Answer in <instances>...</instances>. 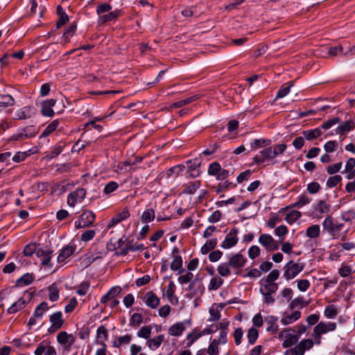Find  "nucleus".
Here are the masks:
<instances>
[{
  "label": "nucleus",
  "instance_id": "f257e3e1",
  "mask_svg": "<svg viewBox=\"0 0 355 355\" xmlns=\"http://www.w3.org/2000/svg\"><path fill=\"white\" fill-rule=\"evenodd\" d=\"M304 268V264L303 263H297L291 260L283 268V276L287 281H289L296 277Z\"/></svg>",
  "mask_w": 355,
  "mask_h": 355
},
{
  "label": "nucleus",
  "instance_id": "f03ea898",
  "mask_svg": "<svg viewBox=\"0 0 355 355\" xmlns=\"http://www.w3.org/2000/svg\"><path fill=\"white\" fill-rule=\"evenodd\" d=\"M96 216L92 211L85 210L79 216L78 220L75 222L76 229H80L89 227L93 224L95 220Z\"/></svg>",
  "mask_w": 355,
  "mask_h": 355
},
{
  "label": "nucleus",
  "instance_id": "7ed1b4c3",
  "mask_svg": "<svg viewBox=\"0 0 355 355\" xmlns=\"http://www.w3.org/2000/svg\"><path fill=\"white\" fill-rule=\"evenodd\" d=\"M259 243L268 252L277 250L280 243L278 241H275L273 237L268 234H261L259 237Z\"/></svg>",
  "mask_w": 355,
  "mask_h": 355
},
{
  "label": "nucleus",
  "instance_id": "20e7f679",
  "mask_svg": "<svg viewBox=\"0 0 355 355\" xmlns=\"http://www.w3.org/2000/svg\"><path fill=\"white\" fill-rule=\"evenodd\" d=\"M228 265L234 270V273L238 275L240 270L245 266L247 259L244 256L238 252L229 257Z\"/></svg>",
  "mask_w": 355,
  "mask_h": 355
},
{
  "label": "nucleus",
  "instance_id": "39448f33",
  "mask_svg": "<svg viewBox=\"0 0 355 355\" xmlns=\"http://www.w3.org/2000/svg\"><path fill=\"white\" fill-rule=\"evenodd\" d=\"M322 226L331 236H336L341 231L343 224L338 223L334 220L331 216H329L323 221Z\"/></svg>",
  "mask_w": 355,
  "mask_h": 355
},
{
  "label": "nucleus",
  "instance_id": "423d86ee",
  "mask_svg": "<svg viewBox=\"0 0 355 355\" xmlns=\"http://www.w3.org/2000/svg\"><path fill=\"white\" fill-rule=\"evenodd\" d=\"M291 329H286L281 331L278 334V338L279 340L285 338L282 343L284 348H288L293 345L296 344L299 340V336L297 335L291 334L289 331Z\"/></svg>",
  "mask_w": 355,
  "mask_h": 355
},
{
  "label": "nucleus",
  "instance_id": "0eeeda50",
  "mask_svg": "<svg viewBox=\"0 0 355 355\" xmlns=\"http://www.w3.org/2000/svg\"><path fill=\"white\" fill-rule=\"evenodd\" d=\"M49 321L51 323V327L48 329L49 334H53L62 328L64 323L62 318V313L56 311L49 316Z\"/></svg>",
  "mask_w": 355,
  "mask_h": 355
},
{
  "label": "nucleus",
  "instance_id": "6e6552de",
  "mask_svg": "<svg viewBox=\"0 0 355 355\" xmlns=\"http://www.w3.org/2000/svg\"><path fill=\"white\" fill-rule=\"evenodd\" d=\"M238 234L239 230L237 228L234 227L231 229L226 235L225 240L222 242L220 247L223 249H230L235 246L239 241Z\"/></svg>",
  "mask_w": 355,
  "mask_h": 355
},
{
  "label": "nucleus",
  "instance_id": "1a4fd4ad",
  "mask_svg": "<svg viewBox=\"0 0 355 355\" xmlns=\"http://www.w3.org/2000/svg\"><path fill=\"white\" fill-rule=\"evenodd\" d=\"M85 196L86 190L83 188H78L68 195L67 205L73 207L77 203L80 202Z\"/></svg>",
  "mask_w": 355,
  "mask_h": 355
},
{
  "label": "nucleus",
  "instance_id": "9d476101",
  "mask_svg": "<svg viewBox=\"0 0 355 355\" xmlns=\"http://www.w3.org/2000/svg\"><path fill=\"white\" fill-rule=\"evenodd\" d=\"M77 21H73L70 26L67 28L60 38V43L62 45H66L70 42L71 38L75 35L77 30Z\"/></svg>",
  "mask_w": 355,
  "mask_h": 355
},
{
  "label": "nucleus",
  "instance_id": "9b49d317",
  "mask_svg": "<svg viewBox=\"0 0 355 355\" xmlns=\"http://www.w3.org/2000/svg\"><path fill=\"white\" fill-rule=\"evenodd\" d=\"M272 154V147L268 146L261 150L259 154L254 157V162L257 164H263L266 160L273 159Z\"/></svg>",
  "mask_w": 355,
  "mask_h": 355
},
{
  "label": "nucleus",
  "instance_id": "f8f14e48",
  "mask_svg": "<svg viewBox=\"0 0 355 355\" xmlns=\"http://www.w3.org/2000/svg\"><path fill=\"white\" fill-rule=\"evenodd\" d=\"M142 300L145 302L147 306L151 309H156L159 304L160 300L157 295L153 291H148L142 297Z\"/></svg>",
  "mask_w": 355,
  "mask_h": 355
},
{
  "label": "nucleus",
  "instance_id": "ddd939ff",
  "mask_svg": "<svg viewBox=\"0 0 355 355\" xmlns=\"http://www.w3.org/2000/svg\"><path fill=\"white\" fill-rule=\"evenodd\" d=\"M313 346V342L311 339H303L295 347V352L297 355H304L305 351L311 349Z\"/></svg>",
  "mask_w": 355,
  "mask_h": 355
},
{
  "label": "nucleus",
  "instance_id": "4468645a",
  "mask_svg": "<svg viewBox=\"0 0 355 355\" xmlns=\"http://www.w3.org/2000/svg\"><path fill=\"white\" fill-rule=\"evenodd\" d=\"M56 15L58 17V19L56 21V29H59L60 27L66 24L69 19L68 15L61 5H58L56 8Z\"/></svg>",
  "mask_w": 355,
  "mask_h": 355
},
{
  "label": "nucleus",
  "instance_id": "2eb2a0df",
  "mask_svg": "<svg viewBox=\"0 0 355 355\" xmlns=\"http://www.w3.org/2000/svg\"><path fill=\"white\" fill-rule=\"evenodd\" d=\"M178 252L177 248L173 250V259L171 263L170 268L173 271H178L179 273H182L184 270L182 268V259L181 256L175 254H177Z\"/></svg>",
  "mask_w": 355,
  "mask_h": 355
},
{
  "label": "nucleus",
  "instance_id": "dca6fc26",
  "mask_svg": "<svg viewBox=\"0 0 355 355\" xmlns=\"http://www.w3.org/2000/svg\"><path fill=\"white\" fill-rule=\"evenodd\" d=\"M186 323L190 324L189 320H185L173 324L168 329V334L173 336H181L186 329Z\"/></svg>",
  "mask_w": 355,
  "mask_h": 355
},
{
  "label": "nucleus",
  "instance_id": "f3484780",
  "mask_svg": "<svg viewBox=\"0 0 355 355\" xmlns=\"http://www.w3.org/2000/svg\"><path fill=\"white\" fill-rule=\"evenodd\" d=\"M33 114V109L30 106H25L17 110L14 116L15 120H22L31 118Z\"/></svg>",
  "mask_w": 355,
  "mask_h": 355
},
{
  "label": "nucleus",
  "instance_id": "a211bd4d",
  "mask_svg": "<svg viewBox=\"0 0 355 355\" xmlns=\"http://www.w3.org/2000/svg\"><path fill=\"white\" fill-rule=\"evenodd\" d=\"M53 251L49 249L39 248L37 251V257L41 258L42 264L43 266H50V261L51 259V254Z\"/></svg>",
  "mask_w": 355,
  "mask_h": 355
},
{
  "label": "nucleus",
  "instance_id": "6ab92c4d",
  "mask_svg": "<svg viewBox=\"0 0 355 355\" xmlns=\"http://www.w3.org/2000/svg\"><path fill=\"white\" fill-rule=\"evenodd\" d=\"M123 13V11L121 9H115L114 11H109L107 14L100 16L99 19L101 21V23L113 21L121 16Z\"/></svg>",
  "mask_w": 355,
  "mask_h": 355
},
{
  "label": "nucleus",
  "instance_id": "aec40b11",
  "mask_svg": "<svg viewBox=\"0 0 355 355\" xmlns=\"http://www.w3.org/2000/svg\"><path fill=\"white\" fill-rule=\"evenodd\" d=\"M76 250V246L72 245H65L60 251L58 256V261L59 263L64 261L68 257H69Z\"/></svg>",
  "mask_w": 355,
  "mask_h": 355
},
{
  "label": "nucleus",
  "instance_id": "412c9836",
  "mask_svg": "<svg viewBox=\"0 0 355 355\" xmlns=\"http://www.w3.org/2000/svg\"><path fill=\"white\" fill-rule=\"evenodd\" d=\"M301 312L299 311H295L291 314L284 313V316L281 318L280 322L284 325L290 324L301 318Z\"/></svg>",
  "mask_w": 355,
  "mask_h": 355
},
{
  "label": "nucleus",
  "instance_id": "4be33fe9",
  "mask_svg": "<svg viewBox=\"0 0 355 355\" xmlns=\"http://www.w3.org/2000/svg\"><path fill=\"white\" fill-rule=\"evenodd\" d=\"M98 246L97 244H93L92 246L89 249V253L91 254L89 257H87V263L90 265L92 263L98 259H101L104 254L103 252H98L96 253Z\"/></svg>",
  "mask_w": 355,
  "mask_h": 355
},
{
  "label": "nucleus",
  "instance_id": "5701e85b",
  "mask_svg": "<svg viewBox=\"0 0 355 355\" xmlns=\"http://www.w3.org/2000/svg\"><path fill=\"white\" fill-rule=\"evenodd\" d=\"M218 330V325H211L209 327L205 328L202 331H200L194 338H192L189 343H187V347L191 346V345L199 338L207 334H211L216 332Z\"/></svg>",
  "mask_w": 355,
  "mask_h": 355
},
{
  "label": "nucleus",
  "instance_id": "b1692460",
  "mask_svg": "<svg viewBox=\"0 0 355 355\" xmlns=\"http://www.w3.org/2000/svg\"><path fill=\"white\" fill-rule=\"evenodd\" d=\"M27 302L23 298L20 297L18 301L14 302L7 310L8 313L13 314L22 310L25 308Z\"/></svg>",
  "mask_w": 355,
  "mask_h": 355
},
{
  "label": "nucleus",
  "instance_id": "393cba45",
  "mask_svg": "<svg viewBox=\"0 0 355 355\" xmlns=\"http://www.w3.org/2000/svg\"><path fill=\"white\" fill-rule=\"evenodd\" d=\"M96 343L100 345H103L105 341L107 340L108 332L105 326L101 325L98 327L96 331Z\"/></svg>",
  "mask_w": 355,
  "mask_h": 355
},
{
  "label": "nucleus",
  "instance_id": "a878e982",
  "mask_svg": "<svg viewBox=\"0 0 355 355\" xmlns=\"http://www.w3.org/2000/svg\"><path fill=\"white\" fill-rule=\"evenodd\" d=\"M164 340V336L163 334H160L153 338H149L146 342V345L150 349H155L158 348L162 345Z\"/></svg>",
  "mask_w": 355,
  "mask_h": 355
},
{
  "label": "nucleus",
  "instance_id": "bb28decb",
  "mask_svg": "<svg viewBox=\"0 0 355 355\" xmlns=\"http://www.w3.org/2000/svg\"><path fill=\"white\" fill-rule=\"evenodd\" d=\"M132 340V336L127 334L116 337L113 341V347L119 348L123 345H128Z\"/></svg>",
  "mask_w": 355,
  "mask_h": 355
},
{
  "label": "nucleus",
  "instance_id": "cd10ccee",
  "mask_svg": "<svg viewBox=\"0 0 355 355\" xmlns=\"http://www.w3.org/2000/svg\"><path fill=\"white\" fill-rule=\"evenodd\" d=\"M302 134L306 139L311 141L321 136L322 132L320 128H317L313 130H304Z\"/></svg>",
  "mask_w": 355,
  "mask_h": 355
},
{
  "label": "nucleus",
  "instance_id": "c85d7f7f",
  "mask_svg": "<svg viewBox=\"0 0 355 355\" xmlns=\"http://www.w3.org/2000/svg\"><path fill=\"white\" fill-rule=\"evenodd\" d=\"M355 128V123L352 121H345L342 125H340L337 129L336 132L338 134H345L350 130H354Z\"/></svg>",
  "mask_w": 355,
  "mask_h": 355
},
{
  "label": "nucleus",
  "instance_id": "c756f323",
  "mask_svg": "<svg viewBox=\"0 0 355 355\" xmlns=\"http://www.w3.org/2000/svg\"><path fill=\"white\" fill-rule=\"evenodd\" d=\"M217 239H212L208 240L201 248L200 252L202 254H207L211 250H214L217 245Z\"/></svg>",
  "mask_w": 355,
  "mask_h": 355
},
{
  "label": "nucleus",
  "instance_id": "7c9ffc66",
  "mask_svg": "<svg viewBox=\"0 0 355 355\" xmlns=\"http://www.w3.org/2000/svg\"><path fill=\"white\" fill-rule=\"evenodd\" d=\"M60 124V121L58 119H55L50 123L44 129L43 132L42 133L40 137H45L51 135L53 132L58 128Z\"/></svg>",
  "mask_w": 355,
  "mask_h": 355
},
{
  "label": "nucleus",
  "instance_id": "2f4dec72",
  "mask_svg": "<svg viewBox=\"0 0 355 355\" xmlns=\"http://www.w3.org/2000/svg\"><path fill=\"white\" fill-rule=\"evenodd\" d=\"M49 309V306L48 305V303L46 302H42L40 304H39L35 311H34V316L35 318H41L43 316L44 313L47 311Z\"/></svg>",
  "mask_w": 355,
  "mask_h": 355
},
{
  "label": "nucleus",
  "instance_id": "473e14b6",
  "mask_svg": "<svg viewBox=\"0 0 355 355\" xmlns=\"http://www.w3.org/2000/svg\"><path fill=\"white\" fill-rule=\"evenodd\" d=\"M33 281V275L30 273H26L16 281V286H22L31 284Z\"/></svg>",
  "mask_w": 355,
  "mask_h": 355
},
{
  "label": "nucleus",
  "instance_id": "72a5a7b5",
  "mask_svg": "<svg viewBox=\"0 0 355 355\" xmlns=\"http://www.w3.org/2000/svg\"><path fill=\"white\" fill-rule=\"evenodd\" d=\"M200 97L199 95L196 94V95H192L189 97H187L184 99H182V100H180V101H178L175 103H174L173 104V107H181L185 105H187V104H189L195 101H196L197 99H198Z\"/></svg>",
  "mask_w": 355,
  "mask_h": 355
},
{
  "label": "nucleus",
  "instance_id": "f704fd0d",
  "mask_svg": "<svg viewBox=\"0 0 355 355\" xmlns=\"http://www.w3.org/2000/svg\"><path fill=\"white\" fill-rule=\"evenodd\" d=\"M14 103V98L9 94H0V109L11 106Z\"/></svg>",
  "mask_w": 355,
  "mask_h": 355
},
{
  "label": "nucleus",
  "instance_id": "c9c22d12",
  "mask_svg": "<svg viewBox=\"0 0 355 355\" xmlns=\"http://www.w3.org/2000/svg\"><path fill=\"white\" fill-rule=\"evenodd\" d=\"M224 280L219 277H212L208 285V289L209 291L218 290L223 284Z\"/></svg>",
  "mask_w": 355,
  "mask_h": 355
},
{
  "label": "nucleus",
  "instance_id": "e433bc0d",
  "mask_svg": "<svg viewBox=\"0 0 355 355\" xmlns=\"http://www.w3.org/2000/svg\"><path fill=\"white\" fill-rule=\"evenodd\" d=\"M277 320V318L274 316H269L265 319V321L268 324V326L266 328L268 331H271L272 333H275L278 330V324L276 323Z\"/></svg>",
  "mask_w": 355,
  "mask_h": 355
},
{
  "label": "nucleus",
  "instance_id": "4c0bfd02",
  "mask_svg": "<svg viewBox=\"0 0 355 355\" xmlns=\"http://www.w3.org/2000/svg\"><path fill=\"white\" fill-rule=\"evenodd\" d=\"M278 284L277 283H266L263 288H260L261 293L273 294L277 292Z\"/></svg>",
  "mask_w": 355,
  "mask_h": 355
},
{
  "label": "nucleus",
  "instance_id": "58836bf2",
  "mask_svg": "<svg viewBox=\"0 0 355 355\" xmlns=\"http://www.w3.org/2000/svg\"><path fill=\"white\" fill-rule=\"evenodd\" d=\"M200 186L201 182L200 180L190 182L186 186V188L184 190V193L193 194L197 191L198 189L200 188Z\"/></svg>",
  "mask_w": 355,
  "mask_h": 355
},
{
  "label": "nucleus",
  "instance_id": "ea45409f",
  "mask_svg": "<svg viewBox=\"0 0 355 355\" xmlns=\"http://www.w3.org/2000/svg\"><path fill=\"white\" fill-rule=\"evenodd\" d=\"M155 217V212L153 209H146L141 216V221L145 223H148L153 221Z\"/></svg>",
  "mask_w": 355,
  "mask_h": 355
},
{
  "label": "nucleus",
  "instance_id": "a19ab883",
  "mask_svg": "<svg viewBox=\"0 0 355 355\" xmlns=\"http://www.w3.org/2000/svg\"><path fill=\"white\" fill-rule=\"evenodd\" d=\"M338 313V308L334 305H328L324 311V315L327 318H334Z\"/></svg>",
  "mask_w": 355,
  "mask_h": 355
},
{
  "label": "nucleus",
  "instance_id": "79ce46f5",
  "mask_svg": "<svg viewBox=\"0 0 355 355\" xmlns=\"http://www.w3.org/2000/svg\"><path fill=\"white\" fill-rule=\"evenodd\" d=\"M231 267L228 265V262L220 264L217 268L218 274L222 277H228L231 275Z\"/></svg>",
  "mask_w": 355,
  "mask_h": 355
},
{
  "label": "nucleus",
  "instance_id": "37998d69",
  "mask_svg": "<svg viewBox=\"0 0 355 355\" xmlns=\"http://www.w3.org/2000/svg\"><path fill=\"white\" fill-rule=\"evenodd\" d=\"M221 168L220 164L217 162H214L209 164L207 173L209 175L215 176L216 178L218 175L220 170Z\"/></svg>",
  "mask_w": 355,
  "mask_h": 355
},
{
  "label": "nucleus",
  "instance_id": "c03bdc74",
  "mask_svg": "<svg viewBox=\"0 0 355 355\" xmlns=\"http://www.w3.org/2000/svg\"><path fill=\"white\" fill-rule=\"evenodd\" d=\"M236 187V184H233L232 182H231L228 180H226L223 182L219 183L217 185L216 192L217 193H219L220 192L225 191L230 189V188H234Z\"/></svg>",
  "mask_w": 355,
  "mask_h": 355
},
{
  "label": "nucleus",
  "instance_id": "a18cd8bd",
  "mask_svg": "<svg viewBox=\"0 0 355 355\" xmlns=\"http://www.w3.org/2000/svg\"><path fill=\"white\" fill-rule=\"evenodd\" d=\"M301 212L296 210H293L286 214L285 220L288 224L291 225L297 221L301 217Z\"/></svg>",
  "mask_w": 355,
  "mask_h": 355
},
{
  "label": "nucleus",
  "instance_id": "49530a36",
  "mask_svg": "<svg viewBox=\"0 0 355 355\" xmlns=\"http://www.w3.org/2000/svg\"><path fill=\"white\" fill-rule=\"evenodd\" d=\"M327 332V324L323 322L318 323V324L313 329V334L317 337H320L322 334H326Z\"/></svg>",
  "mask_w": 355,
  "mask_h": 355
},
{
  "label": "nucleus",
  "instance_id": "de8ad7c7",
  "mask_svg": "<svg viewBox=\"0 0 355 355\" xmlns=\"http://www.w3.org/2000/svg\"><path fill=\"white\" fill-rule=\"evenodd\" d=\"M275 234L279 236L278 241L282 243L284 240L285 235L288 233V228L286 225H280L275 228Z\"/></svg>",
  "mask_w": 355,
  "mask_h": 355
},
{
  "label": "nucleus",
  "instance_id": "09e8293b",
  "mask_svg": "<svg viewBox=\"0 0 355 355\" xmlns=\"http://www.w3.org/2000/svg\"><path fill=\"white\" fill-rule=\"evenodd\" d=\"M39 248L35 243H31L25 246L23 252L25 256L30 257L34 253L37 254Z\"/></svg>",
  "mask_w": 355,
  "mask_h": 355
},
{
  "label": "nucleus",
  "instance_id": "8fccbe9b",
  "mask_svg": "<svg viewBox=\"0 0 355 355\" xmlns=\"http://www.w3.org/2000/svg\"><path fill=\"white\" fill-rule=\"evenodd\" d=\"M268 46L263 43L257 45V48L253 51L252 57L257 58L263 55L268 50Z\"/></svg>",
  "mask_w": 355,
  "mask_h": 355
},
{
  "label": "nucleus",
  "instance_id": "3c124183",
  "mask_svg": "<svg viewBox=\"0 0 355 355\" xmlns=\"http://www.w3.org/2000/svg\"><path fill=\"white\" fill-rule=\"evenodd\" d=\"M306 234L308 237L314 239L320 234V226L318 225H313L306 230Z\"/></svg>",
  "mask_w": 355,
  "mask_h": 355
},
{
  "label": "nucleus",
  "instance_id": "603ef678",
  "mask_svg": "<svg viewBox=\"0 0 355 355\" xmlns=\"http://www.w3.org/2000/svg\"><path fill=\"white\" fill-rule=\"evenodd\" d=\"M151 326H144L137 331V336L148 340L151 335Z\"/></svg>",
  "mask_w": 355,
  "mask_h": 355
},
{
  "label": "nucleus",
  "instance_id": "864d4df0",
  "mask_svg": "<svg viewBox=\"0 0 355 355\" xmlns=\"http://www.w3.org/2000/svg\"><path fill=\"white\" fill-rule=\"evenodd\" d=\"M128 250L132 252L141 251L145 249L144 244L135 242L134 239L128 241L127 243Z\"/></svg>",
  "mask_w": 355,
  "mask_h": 355
},
{
  "label": "nucleus",
  "instance_id": "5fc2aeb1",
  "mask_svg": "<svg viewBox=\"0 0 355 355\" xmlns=\"http://www.w3.org/2000/svg\"><path fill=\"white\" fill-rule=\"evenodd\" d=\"M287 146L285 144H276L272 147V155L273 159L275 158L278 155L283 154Z\"/></svg>",
  "mask_w": 355,
  "mask_h": 355
},
{
  "label": "nucleus",
  "instance_id": "6e6d98bb",
  "mask_svg": "<svg viewBox=\"0 0 355 355\" xmlns=\"http://www.w3.org/2000/svg\"><path fill=\"white\" fill-rule=\"evenodd\" d=\"M49 297L51 301L55 302L59 299V290L54 284L49 287Z\"/></svg>",
  "mask_w": 355,
  "mask_h": 355
},
{
  "label": "nucleus",
  "instance_id": "4d7b16f0",
  "mask_svg": "<svg viewBox=\"0 0 355 355\" xmlns=\"http://www.w3.org/2000/svg\"><path fill=\"white\" fill-rule=\"evenodd\" d=\"M175 285L174 284L173 282H170L166 291V295L168 299V301L172 304L173 303V300L175 295Z\"/></svg>",
  "mask_w": 355,
  "mask_h": 355
},
{
  "label": "nucleus",
  "instance_id": "13d9d810",
  "mask_svg": "<svg viewBox=\"0 0 355 355\" xmlns=\"http://www.w3.org/2000/svg\"><path fill=\"white\" fill-rule=\"evenodd\" d=\"M270 144L271 140L266 139H254L252 143V145L254 146L256 149L261 147H267L269 146Z\"/></svg>",
  "mask_w": 355,
  "mask_h": 355
},
{
  "label": "nucleus",
  "instance_id": "bf43d9fd",
  "mask_svg": "<svg viewBox=\"0 0 355 355\" xmlns=\"http://www.w3.org/2000/svg\"><path fill=\"white\" fill-rule=\"evenodd\" d=\"M218 344L216 339H214L211 340V343L209 344L208 349H207V353L209 355H218L219 350H218Z\"/></svg>",
  "mask_w": 355,
  "mask_h": 355
},
{
  "label": "nucleus",
  "instance_id": "052dcab7",
  "mask_svg": "<svg viewBox=\"0 0 355 355\" xmlns=\"http://www.w3.org/2000/svg\"><path fill=\"white\" fill-rule=\"evenodd\" d=\"M309 202H310L309 198L306 194H303L299 197L298 200L295 203H294L292 205V207L300 208V207L304 206L305 205L309 204Z\"/></svg>",
  "mask_w": 355,
  "mask_h": 355
},
{
  "label": "nucleus",
  "instance_id": "680f3d73",
  "mask_svg": "<svg viewBox=\"0 0 355 355\" xmlns=\"http://www.w3.org/2000/svg\"><path fill=\"white\" fill-rule=\"evenodd\" d=\"M330 205L327 204L324 200H320L317 204L316 209L320 214L328 213L330 211Z\"/></svg>",
  "mask_w": 355,
  "mask_h": 355
},
{
  "label": "nucleus",
  "instance_id": "e2e57ef3",
  "mask_svg": "<svg viewBox=\"0 0 355 355\" xmlns=\"http://www.w3.org/2000/svg\"><path fill=\"white\" fill-rule=\"evenodd\" d=\"M279 277V271L277 269L272 270L266 277V283H275Z\"/></svg>",
  "mask_w": 355,
  "mask_h": 355
},
{
  "label": "nucleus",
  "instance_id": "0e129e2a",
  "mask_svg": "<svg viewBox=\"0 0 355 355\" xmlns=\"http://www.w3.org/2000/svg\"><path fill=\"white\" fill-rule=\"evenodd\" d=\"M308 303L305 302L304 298L302 297H298L293 300L289 304V307L291 309H294L299 305H302V306H307Z\"/></svg>",
  "mask_w": 355,
  "mask_h": 355
},
{
  "label": "nucleus",
  "instance_id": "69168bd1",
  "mask_svg": "<svg viewBox=\"0 0 355 355\" xmlns=\"http://www.w3.org/2000/svg\"><path fill=\"white\" fill-rule=\"evenodd\" d=\"M258 338V331L254 327L250 328L248 332V339L250 344H254Z\"/></svg>",
  "mask_w": 355,
  "mask_h": 355
},
{
  "label": "nucleus",
  "instance_id": "338daca9",
  "mask_svg": "<svg viewBox=\"0 0 355 355\" xmlns=\"http://www.w3.org/2000/svg\"><path fill=\"white\" fill-rule=\"evenodd\" d=\"M112 8V6L108 3H101L96 8V14L101 16V14L110 11Z\"/></svg>",
  "mask_w": 355,
  "mask_h": 355
},
{
  "label": "nucleus",
  "instance_id": "774afa93",
  "mask_svg": "<svg viewBox=\"0 0 355 355\" xmlns=\"http://www.w3.org/2000/svg\"><path fill=\"white\" fill-rule=\"evenodd\" d=\"M341 180L342 177L339 175L330 177L327 180V186L330 188L334 187L336 186L340 182H341Z\"/></svg>",
  "mask_w": 355,
  "mask_h": 355
}]
</instances>
